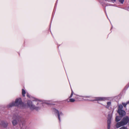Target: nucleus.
I'll use <instances>...</instances> for the list:
<instances>
[{
  "label": "nucleus",
  "instance_id": "f257e3e1",
  "mask_svg": "<svg viewBox=\"0 0 129 129\" xmlns=\"http://www.w3.org/2000/svg\"><path fill=\"white\" fill-rule=\"evenodd\" d=\"M27 96L31 98V100L33 101L29 100H28L27 101V106L30 110H38L41 108V106L43 104H46L48 105L50 104L47 101L40 100L34 97L31 98L28 94H27Z\"/></svg>",
  "mask_w": 129,
  "mask_h": 129
},
{
  "label": "nucleus",
  "instance_id": "f03ea898",
  "mask_svg": "<svg viewBox=\"0 0 129 129\" xmlns=\"http://www.w3.org/2000/svg\"><path fill=\"white\" fill-rule=\"evenodd\" d=\"M14 106H17L22 108L25 107V105L22 102L21 99L20 98L16 99L15 102L10 103L8 105V107H11Z\"/></svg>",
  "mask_w": 129,
  "mask_h": 129
},
{
  "label": "nucleus",
  "instance_id": "7ed1b4c3",
  "mask_svg": "<svg viewBox=\"0 0 129 129\" xmlns=\"http://www.w3.org/2000/svg\"><path fill=\"white\" fill-rule=\"evenodd\" d=\"M52 110L53 112L57 114L59 121H60L61 117L63 116V114L61 112H59L58 110L54 108H52Z\"/></svg>",
  "mask_w": 129,
  "mask_h": 129
},
{
  "label": "nucleus",
  "instance_id": "20e7f679",
  "mask_svg": "<svg viewBox=\"0 0 129 129\" xmlns=\"http://www.w3.org/2000/svg\"><path fill=\"white\" fill-rule=\"evenodd\" d=\"M20 118V116L18 115L14 116L13 118V120L12 121V122L13 125H15L17 124L19 119Z\"/></svg>",
  "mask_w": 129,
  "mask_h": 129
},
{
  "label": "nucleus",
  "instance_id": "39448f33",
  "mask_svg": "<svg viewBox=\"0 0 129 129\" xmlns=\"http://www.w3.org/2000/svg\"><path fill=\"white\" fill-rule=\"evenodd\" d=\"M112 115H111L110 114L108 115L107 121L108 129H110V128L111 120L112 119Z\"/></svg>",
  "mask_w": 129,
  "mask_h": 129
},
{
  "label": "nucleus",
  "instance_id": "423d86ee",
  "mask_svg": "<svg viewBox=\"0 0 129 129\" xmlns=\"http://www.w3.org/2000/svg\"><path fill=\"white\" fill-rule=\"evenodd\" d=\"M95 99L94 100L95 101H105L109 100L110 98L109 97H96L95 98Z\"/></svg>",
  "mask_w": 129,
  "mask_h": 129
},
{
  "label": "nucleus",
  "instance_id": "0eeeda50",
  "mask_svg": "<svg viewBox=\"0 0 129 129\" xmlns=\"http://www.w3.org/2000/svg\"><path fill=\"white\" fill-rule=\"evenodd\" d=\"M121 121L125 125L129 121V117L128 116H126L123 118Z\"/></svg>",
  "mask_w": 129,
  "mask_h": 129
},
{
  "label": "nucleus",
  "instance_id": "6e6552de",
  "mask_svg": "<svg viewBox=\"0 0 129 129\" xmlns=\"http://www.w3.org/2000/svg\"><path fill=\"white\" fill-rule=\"evenodd\" d=\"M8 124V123L6 121L0 120V125L2 127H6Z\"/></svg>",
  "mask_w": 129,
  "mask_h": 129
},
{
  "label": "nucleus",
  "instance_id": "1a4fd4ad",
  "mask_svg": "<svg viewBox=\"0 0 129 129\" xmlns=\"http://www.w3.org/2000/svg\"><path fill=\"white\" fill-rule=\"evenodd\" d=\"M124 125L121 120L120 122H118L115 125L117 128H118Z\"/></svg>",
  "mask_w": 129,
  "mask_h": 129
},
{
  "label": "nucleus",
  "instance_id": "9d476101",
  "mask_svg": "<svg viewBox=\"0 0 129 129\" xmlns=\"http://www.w3.org/2000/svg\"><path fill=\"white\" fill-rule=\"evenodd\" d=\"M74 94L76 96L75 97V98L76 99H78L79 97H83L89 98H91L92 97V96H83L82 95H76L75 94Z\"/></svg>",
  "mask_w": 129,
  "mask_h": 129
},
{
  "label": "nucleus",
  "instance_id": "9b49d317",
  "mask_svg": "<svg viewBox=\"0 0 129 129\" xmlns=\"http://www.w3.org/2000/svg\"><path fill=\"white\" fill-rule=\"evenodd\" d=\"M117 112L121 116H124L126 114V113L125 111L122 110H118Z\"/></svg>",
  "mask_w": 129,
  "mask_h": 129
},
{
  "label": "nucleus",
  "instance_id": "f8f14e48",
  "mask_svg": "<svg viewBox=\"0 0 129 129\" xmlns=\"http://www.w3.org/2000/svg\"><path fill=\"white\" fill-rule=\"evenodd\" d=\"M111 106V102L110 101L108 102L107 103V105L105 106L107 108H109Z\"/></svg>",
  "mask_w": 129,
  "mask_h": 129
},
{
  "label": "nucleus",
  "instance_id": "ddd939ff",
  "mask_svg": "<svg viewBox=\"0 0 129 129\" xmlns=\"http://www.w3.org/2000/svg\"><path fill=\"white\" fill-rule=\"evenodd\" d=\"M121 119V117L119 116H116L115 118V121L116 122L119 121Z\"/></svg>",
  "mask_w": 129,
  "mask_h": 129
},
{
  "label": "nucleus",
  "instance_id": "4468645a",
  "mask_svg": "<svg viewBox=\"0 0 129 129\" xmlns=\"http://www.w3.org/2000/svg\"><path fill=\"white\" fill-rule=\"evenodd\" d=\"M116 0H107L109 2L110 1H111L112 2H114ZM119 2L121 3V4H123L124 2V0H118Z\"/></svg>",
  "mask_w": 129,
  "mask_h": 129
},
{
  "label": "nucleus",
  "instance_id": "2eb2a0df",
  "mask_svg": "<svg viewBox=\"0 0 129 129\" xmlns=\"http://www.w3.org/2000/svg\"><path fill=\"white\" fill-rule=\"evenodd\" d=\"M22 94L23 96H25V94L26 93V91L24 89H22Z\"/></svg>",
  "mask_w": 129,
  "mask_h": 129
},
{
  "label": "nucleus",
  "instance_id": "dca6fc26",
  "mask_svg": "<svg viewBox=\"0 0 129 129\" xmlns=\"http://www.w3.org/2000/svg\"><path fill=\"white\" fill-rule=\"evenodd\" d=\"M123 108V106L122 105L120 104L119 105H118V110H122V108Z\"/></svg>",
  "mask_w": 129,
  "mask_h": 129
},
{
  "label": "nucleus",
  "instance_id": "f3484780",
  "mask_svg": "<svg viewBox=\"0 0 129 129\" xmlns=\"http://www.w3.org/2000/svg\"><path fill=\"white\" fill-rule=\"evenodd\" d=\"M129 104V101L127 102L126 103H123L122 104L124 107H126L127 104Z\"/></svg>",
  "mask_w": 129,
  "mask_h": 129
},
{
  "label": "nucleus",
  "instance_id": "a211bd4d",
  "mask_svg": "<svg viewBox=\"0 0 129 129\" xmlns=\"http://www.w3.org/2000/svg\"><path fill=\"white\" fill-rule=\"evenodd\" d=\"M75 99L73 98L70 99V101L71 102H75Z\"/></svg>",
  "mask_w": 129,
  "mask_h": 129
},
{
  "label": "nucleus",
  "instance_id": "6ab92c4d",
  "mask_svg": "<svg viewBox=\"0 0 129 129\" xmlns=\"http://www.w3.org/2000/svg\"><path fill=\"white\" fill-rule=\"evenodd\" d=\"M73 94H74V92H73V90H72L71 93V94L70 95V96L69 97V98H72V97L73 95Z\"/></svg>",
  "mask_w": 129,
  "mask_h": 129
},
{
  "label": "nucleus",
  "instance_id": "aec40b11",
  "mask_svg": "<svg viewBox=\"0 0 129 129\" xmlns=\"http://www.w3.org/2000/svg\"><path fill=\"white\" fill-rule=\"evenodd\" d=\"M119 129H128L125 126H123L120 128H119Z\"/></svg>",
  "mask_w": 129,
  "mask_h": 129
},
{
  "label": "nucleus",
  "instance_id": "412c9836",
  "mask_svg": "<svg viewBox=\"0 0 129 129\" xmlns=\"http://www.w3.org/2000/svg\"><path fill=\"white\" fill-rule=\"evenodd\" d=\"M69 101H70V99H69V98L67 99L66 100V101L68 103L70 102Z\"/></svg>",
  "mask_w": 129,
  "mask_h": 129
}]
</instances>
